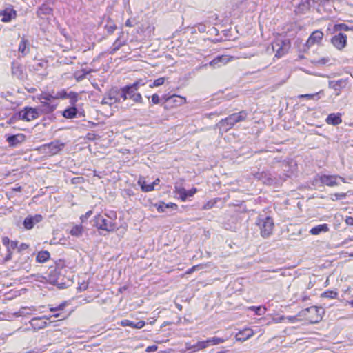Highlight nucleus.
I'll use <instances>...</instances> for the list:
<instances>
[{
  "label": "nucleus",
  "mask_w": 353,
  "mask_h": 353,
  "mask_svg": "<svg viewBox=\"0 0 353 353\" xmlns=\"http://www.w3.org/2000/svg\"><path fill=\"white\" fill-rule=\"evenodd\" d=\"M323 314L322 307L312 306L302 310L298 313V316L310 323H316L322 319Z\"/></svg>",
  "instance_id": "nucleus-1"
},
{
  "label": "nucleus",
  "mask_w": 353,
  "mask_h": 353,
  "mask_svg": "<svg viewBox=\"0 0 353 353\" xmlns=\"http://www.w3.org/2000/svg\"><path fill=\"white\" fill-rule=\"evenodd\" d=\"M246 117L247 113L244 111H241L239 113H234L219 121L217 126L222 130L228 131L234 126L235 123L244 121Z\"/></svg>",
  "instance_id": "nucleus-2"
},
{
  "label": "nucleus",
  "mask_w": 353,
  "mask_h": 353,
  "mask_svg": "<svg viewBox=\"0 0 353 353\" xmlns=\"http://www.w3.org/2000/svg\"><path fill=\"white\" fill-rule=\"evenodd\" d=\"M256 225L260 229V233L262 237H269L274 229V221L270 216L260 215L256 221Z\"/></svg>",
  "instance_id": "nucleus-3"
},
{
  "label": "nucleus",
  "mask_w": 353,
  "mask_h": 353,
  "mask_svg": "<svg viewBox=\"0 0 353 353\" xmlns=\"http://www.w3.org/2000/svg\"><path fill=\"white\" fill-rule=\"evenodd\" d=\"M139 86V82H135L130 85H127L121 89V97L123 100L131 99L136 103L142 102V97L140 93H137Z\"/></svg>",
  "instance_id": "nucleus-4"
},
{
  "label": "nucleus",
  "mask_w": 353,
  "mask_h": 353,
  "mask_svg": "<svg viewBox=\"0 0 353 353\" xmlns=\"http://www.w3.org/2000/svg\"><path fill=\"white\" fill-rule=\"evenodd\" d=\"M95 224L99 229L108 232L114 231L117 228V225L112 218H105L102 215L96 216Z\"/></svg>",
  "instance_id": "nucleus-5"
},
{
  "label": "nucleus",
  "mask_w": 353,
  "mask_h": 353,
  "mask_svg": "<svg viewBox=\"0 0 353 353\" xmlns=\"http://www.w3.org/2000/svg\"><path fill=\"white\" fill-rule=\"evenodd\" d=\"M225 339L220 337L214 336L205 341H199L195 344V350H201L207 348L209 346L216 345L223 343Z\"/></svg>",
  "instance_id": "nucleus-6"
},
{
  "label": "nucleus",
  "mask_w": 353,
  "mask_h": 353,
  "mask_svg": "<svg viewBox=\"0 0 353 353\" xmlns=\"http://www.w3.org/2000/svg\"><path fill=\"white\" fill-rule=\"evenodd\" d=\"M341 180L342 182L345 183V179L339 175H326L323 174L319 176V181L325 185L334 187L339 185L338 181Z\"/></svg>",
  "instance_id": "nucleus-7"
},
{
  "label": "nucleus",
  "mask_w": 353,
  "mask_h": 353,
  "mask_svg": "<svg viewBox=\"0 0 353 353\" xmlns=\"http://www.w3.org/2000/svg\"><path fill=\"white\" fill-rule=\"evenodd\" d=\"M162 99L165 100V108L180 106L186 102V99L179 95H172L171 97L163 96Z\"/></svg>",
  "instance_id": "nucleus-8"
},
{
  "label": "nucleus",
  "mask_w": 353,
  "mask_h": 353,
  "mask_svg": "<svg viewBox=\"0 0 353 353\" xmlns=\"http://www.w3.org/2000/svg\"><path fill=\"white\" fill-rule=\"evenodd\" d=\"M64 147V143H61L59 141H54L49 144H46L42 146L43 152L49 154L54 155L57 154Z\"/></svg>",
  "instance_id": "nucleus-9"
},
{
  "label": "nucleus",
  "mask_w": 353,
  "mask_h": 353,
  "mask_svg": "<svg viewBox=\"0 0 353 353\" xmlns=\"http://www.w3.org/2000/svg\"><path fill=\"white\" fill-rule=\"evenodd\" d=\"M20 119L30 121L39 117V112L35 108H26L18 114Z\"/></svg>",
  "instance_id": "nucleus-10"
},
{
  "label": "nucleus",
  "mask_w": 353,
  "mask_h": 353,
  "mask_svg": "<svg viewBox=\"0 0 353 353\" xmlns=\"http://www.w3.org/2000/svg\"><path fill=\"white\" fill-rule=\"evenodd\" d=\"M233 59V57H230L228 55L218 56L209 63V65L213 68H218L225 65Z\"/></svg>",
  "instance_id": "nucleus-11"
},
{
  "label": "nucleus",
  "mask_w": 353,
  "mask_h": 353,
  "mask_svg": "<svg viewBox=\"0 0 353 353\" xmlns=\"http://www.w3.org/2000/svg\"><path fill=\"white\" fill-rule=\"evenodd\" d=\"M331 42L338 50H342L346 46L347 36L343 33H339L332 38Z\"/></svg>",
  "instance_id": "nucleus-12"
},
{
  "label": "nucleus",
  "mask_w": 353,
  "mask_h": 353,
  "mask_svg": "<svg viewBox=\"0 0 353 353\" xmlns=\"http://www.w3.org/2000/svg\"><path fill=\"white\" fill-rule=\"evenodd\" d=\"M323 37V33L321 30L314 31L306 41V46L310 48L314 44H319Z\"/></svg>",
  "instance_id": "nucleus-13"
},
{
  "label": "nucleus",
  "mask_w": 353,
  "mask_h": 353,
  "mask_svg": "<svg viewBox=\"0 0 353 353\" xmlns=\"http://www.w3.org/2000/svg\"><path fill=\"white\" fill-rule=\"evenodd\" d=\"M12 75L20 80L25 78L26 74L24 72V68L21 63L18 62H12Z\"/></svg>",
  "instance_id": "nucleus-14"
},
{
  "label": "nucleus",
  "mask_w": 353,
  "mask_h": 353,
  "mask_svg": "<svg viewBox=\"0 0 353 353\" xmlns=\"http://www.w3.org/2000/svg\"><path fill=\"white\" fill-rule=\"evenodd\" d=\"M53 10L47 4L41 5L37 11L38 17L41 19H50L52 16Z\"/></svg>",
  "instance_id": "nucleus-15"
},
{
  "label": "nucleus",
  "mask_w": 353,
  "mask_h": 353,
  "mask_svg": "<svg viewBox=\"0 0 353 353\" xmlns=\"http://www.w3.org/2000/svg\"><path fill=\"white\" fill-rule=\"evenodd\" d=\"M41 220L42 216L39 214L28 216L24 219L23 225L26 229L30 230L33 228L36 223H39Z\"/></svg>",
  "instance_id": "nucleus-16"
},
{
  "label": "nucleus",
  "mask_w": 353,
  "mask_h": 353,
  "mask_svg": "<svg viewBox=\"0 0 353 353\" xmlns=\"http://www.w3.org/2000/svg\"><path fill=\"white\" fill-rule=\"evenodd\" d=\"M26 139V136L23 134H17L14 135H10L6 138V141L9 145L15 147L17 145L23 143Z\"/></svg>",
  "instance_id": "nucleus-17"
},
{
  "label": "nucleus",
  "mask_w": 353,
  "mask_h": 353,
  "mask_svg": "<svg viewBox=\"0 0 353 353\" xmlns=\"http://www.w3.org/2000/svg\"><path fill=\"white\" fill-rule=\"evenodd\" d=\"M57 97L61 99H70V102L72 105L78 101V94L77 92H70L68 93L65 90L58 92Z\"/></svg>",
  "instance_id": "nucleus-18"
},
{
  "label": "nucleus",
  "mask_w": 353,
  "mask_h": 353,
  "mask_svg": "<svg viewBox=\"0 0 353 353\" xmlns=\"http://www.w3.org/2000/svg\"><path fill=\"white\" fill-rule=\"evenodd\" d=\"M254 332L250 328H245L239 331L236 335V339L238 341H245L254 335Z\"/></svg>",
  "instance_id": "nucleus-19"
},
{
  "label": "nucleus",
  "mask_w": 353,
  "mask_h": 353,
  "mask_svg": "<svg viewBox=\"0 0 353 353\" xmlns=\"http://www.w3.org/2000/svg\"><path fill=\"white\" fill-rule=\"evenodd\" d=\"M283 41H276L272 43V50L276 52L275 57L280 58L287 52Z\"/></svg>",
  "instance_id": "nucleus-20"
},
{
  "label": "nucleus",
  "mask_w": 353,
  "mask_h": 353,
  "mask_svg": "<svg viewBox=\"0 0 353 353\" xmlns=\"http://www.w3.org/2000/svg\"><path fill=\"white\" fill-rule=\"evenodd\" d=\"M43 319L49 320L50 317H47L45 316L43 317L33 318L30 321V324L35 329L43 328L46 326L47 323Z\"/></svg>",
  "instance_id": "nucleus-21"
},
{
  "label": "nucleus",
  "mask_w": 353,
  "mask_h": 353,
  "mask_svg": "<svg viewBox=\"0 0 353 353\" xmlns=\"http://www.w3.org/2000/svg\"><path fill=\"white\" fill-rule=\"evenodd\" d=\"M121 325L123 327L128 326V327H131L134 329H141V328L143 327V326L145 325V322L143 321H140L135 323L134 321H130L128 319H125L121 322Z\"/></svg>",
  "instance_id": "nucleus-22"
},
{
  "label": "nucleus",
  "mask_w": 353,
  "mask_h": 353,
  "mask_svg": "<svg viewBox=\"0 0 353 353\" xmlns=\"http://www.w3.org/2000/svg\"><path fill=\"white\" fill-rule=\"evenodd\" d=\"M329 230H330V228H329L328 225L326 223H324V224L318 225L312 228L310 230L309 232L312 235H319L321 233L327 232Z\"/></svg>",
  "instance_id": "nucleus-23"
},
{
  "label": "nucleus",
  "mask_w": 353,
  "mask_h": 353,
  "mask_svg": "<svg viewBox=\"0 0 353 353\" xmlns=\"http://www.w3.org/2000/svg\"><path fill=\"white\" fill-rule=\"evenodd\" d=\"M137 183L141 187L143 192H148L154 190L152 185H151V183H148L144 176H139Z\"/></svg>",
  "instance_id": "nucleus-24"
},
{
  "label": "nucleus",
  "mask_w": 353,
  "mask_h": 353,
  "mask_svg": "<svg viewBox=\"0 0 353 353\" xmlns=\"http://www.w3.org/2000/svg\"><path fill=\"white\" fill-rule=\"evenodd\" d=\"M30 44L27 39L22 38L21 40L19 45V52L21 54V55L26 56L30 52Z\"/></svg>",
  "instance_id": "nucleus-25"
},
{
  "label": "nucleus",
  "mask_w": 353,
  "mask_h": 353,
  "mask_svg": "<svg viewBox=\"0 0 353 353\" xmlns=\"http://www.w3.org/2000/svg\"><path fill=\"white\" fill-rule=\"evenodd\" d=\"M57 105V104L54 103L53 102H47V101H41L40 107H41V110L43 112H46V113H49V112H53L56 109Z\"/></svg>",
  "instance_id": "nucleus-26"
},
{
  "label": "nucleus",
  "mask_w": 353,
  "mask_h": 353,
  "mask_svg": "<svg viewBox=\"0 0 353 353\" xmlns=\"http://www.w3.org/2000/svg\"><path fill=\"white\" fill-rule=\"evenodd\" d=\"M342 122L340 114H330L326 119V123L330 125H337Z\"/></svg>",
  "instance_id": "nucleus-27"
},
{
  "label": "nucleus",
  "mask_w": 353,
  "mask_h": 353,
  "mask_svg": "<svg viewBox=\"0 0 353 353\" xmlns=\"http://www.w3.org/2000/svg\"><path fill=\"white\" fill-rule=\"evenodd\" d=\"M84 228L81 225H75L70 230V234L74 237L80 238L82 236Z\"/></svg>",
  "instance_id": "nucleus-28"
},
{
  "label": "nucleus",
  "mask_w": 353,
  "mask_h": 353,
  "mask_svg": "<svg viewBox=\"0 0 353 353\" xmlns=\"http://www.w3.org/2000/svg\"><path fill=\"white\" fill-rule=\"evenodd\" d=\"M58 96V92L56 93H42L40 96V100L47 101V102H53L54 100L60 99Z\"/></svg>",
  "instance_id": "nucleus-29"
},
{
  "label": "nucleus",
  "mask_w": 353,
  "mask_h": 353,
  "mask_svg": "<svg viewBox=\"0 0 353 353\" xmlns=\"http://www.w3.org/2000/svg\"><path fill=\"white\" fill-rule=\"evenodd\" d=\"M35 308L34 307H22L20 308V310L14 314L16 316H23L26 315L31 314V312L32 311H35Z\"/></svg>",
  "instance_id": "nucleus-30"
},
{
  "label": "nucleus",
  "mask_w": 353,
  "mask_h": 353,
  "mask_svg": "<svg viewBox=\"0 0 353 353\" xmlns=\"http://www.w3.org/2000/svg\"><path fill=\"white\" fill-rule=\"evenodd\" d=\"M15 11L12 9H6L3 13L2 21L8 22L15 16Z\"/></svg>",
  "instance_id": "nucleus-31"
},
{
  "label": "nucleus",
  "mask_w": 353,
  "mask_h": 353,
  "mask_svg": "<svg viewBox=\"0 0 353 353\" xmlns=\"http://www.w3.org/2000/svg\"><path fill=\"white\" fill-rule=\"evenodd\" d=\"M77 114V108L75 107H70L63 111V116L67 119H72L75 117Z\"/></svg>",
  "instance_id": "nucleus-32"
},
{
  "label": "nucleus",
  "mask_w": 353,
  "mask_h": 353,
  "mask_svg": "<svg viewBox=\"0 0 353 353\" xmlns=\"http://www.w3.org/2000/svg\"><path fill=\"white\" fill-rule=\"evenodd\" d=\"M117 102L114 92H110L107 97H105L102 100L103 104L112 105Z\"/></svg>",
  "instance_id": "nucleus-33"
},
{
  "label": "nucleus",
  "mask_w": 353,
  "mask_h": 353,
  "mask_svg": "<svg viewBox=\"0 0 353 353\" xmlns=\"http://www.w3.org/2000/svg\"><path fill=\"white\" fill-rule=\"evenodd\" d=\"M50 258V253L48 251H41L37 256V261L39 263H44Z\"/></svg>",
  "instance_id": "nucleus-34"
},
{
  "label": "nucleus",
  "mask_w": 353,
  "mask_h": 353,
  "mask_svg": "<svg viewBox=\"0 0 353 353\" xmlns=\"http://www.w3.org/2000/svg\"><path fill=\"white\" fill-rule=\"evenodd\" d=\"M323 91L321 90L314 94H301L299 96V98H305L307 99H315L318 100L321 98V95L323 94Z\"/></svg>",
  "instance_id": "nucleus-35"
},
{
  "label": "nucleus",
  "mask_w": 353,
  "mask_h": 353,
  "mask_svg": "<svg viewBox=\"0 0 353 353\" xmlns=\"http://www.w3.org/2000/svg\"><path fill=\"white\" fill-rule=\"evenodd\" d=\"M341 30H344V31L353 30V27H350L347 25H346L345 23H339V24L334 25V31L337 32V31H341Z\"/></svg>",
  "instance_id": "nucleus-36"
},
{
  "label": "nucleus",
  "mask_w": 353,
  "mask_h": 353,
  "mask_svg": "<svg viewBox=\"0 0 353 353\" xmlns=\"http://www.w3.org/2000/svg\"><path fill=\"white\" fill-rule=\"evenodd\" d=\"M125 41H121L120 37H119L112 45L111 53H114L118 50H119L121 46L125 45Z\"/></svg>",
  "instance_id": "nucleus-37"
},
{
  "label": "nucleus",
  "mask_w": 353,
  "mask_h": 353,
  "mask_svg": "<svg viewBox=\"0 0 353 353\" xmlns=\"http://www.w3.org/2000/svg\"><path fill=\"white\" fill-rule=\"evenodd\" d=\"M176 192L179 195L181 199L183 201H185L188 198V192L183 188L176 187Z\"/></svg>",
  "instance_id": "nucleus-38"
},
{
  "label": "nucleus",
  "mask_w": 353,
  "mask_h": 353,
  "mask_svg": "<svg viewBox=\"0 0 353 353\" xmlns=\"http://www.w3.org/2000/svg\"><path fill=\"white\" fill-rule=\"evenodd\" d=\"M248 310L254 311L257 315H264L266 312V308L261 306H251L248 307Z\"/></svg>",
  "instance_id": "nucleus-39"
},
{
  "label": "nucleus",
  "mask_w": 353,
  "mask_h": 353,
  "mask_svg": "<svg viewBox=\"0 0 353 353\" xmlns=\"http://www.w3.org/2000/svg\"><path fill=\"white\" fill-rule=\"evenodd\" d=\"M284 319H287L290 323H294L299 320H302V318H300V316H299L298 314L296 316H283L280 318L281 321L284 320Z\"/></svg>",
  "instance_id": "nucleus-40"
},
{
  "label": "nucleus",
  "mask_w": 353,
  "mask_h": 353,
  "mask_svg": "<svg viewBox=\"0 0 353 353\" xmlns=\"http://www.w3.org/2000/svg\"><path fill=\"white\" fill-rule=\"evenodd\" d=\"M346 193H335L331 195V199L332 201L341 200L343 199L346 197Z\"/></svg>",
  "instance_id": "nucleus-41"
},
{
  "label": "nucleus",
  "mask_w": 353,
  "mask_h": 353,
  "mask_svg": "<svg viewBox=\"0 0 353 353\" xmlns=\"http://www.w3.org/2000/svg\"><path fill=\"white\" fill-rule=\"evenodd\" d=\"M165 82V78L161 77L154 81L153 83L150 85V88L158 87L163 85Z\"/></svg>",
  "instance_id": "nucleus-42"
},
{
  "label": "nucleus",
  "mask_w": 353,
  "mask_h": 353,
  "mask_svg": "<svg viewBox=\"0 0 353 353\" xmlns=\"http://www.w3.org/2000/svg\"><path fill=\"white\" fill-rule=\"evenodd\" d=\"M337 296V293L334 291H327L323 294V297L334 299Z\"/></svg>",
  "instance_id": "nucleus-43"
},
{
  "label": "nucleus",
  "mask_w": 353,
  "mask_h": 353,
  "mask_svg": "<svg viewBox=\"0 0 353 353\" xmlns=\"http://www.w3.org/2000/svg\"><path fill=\"white\" fill-rule=\"evenodd\" d=\"M85 77V75L81 70L74 73V78L77 81H82Z\"/></svg>",
  "instance_id": "nucleus-44"
},
{
  "label": "nucleus",
  "mask_w": 353,
  "mask_h": 353,
  "mask_svg": "<svg viewBox=\"0 0 353 353\" xmlns=\"http://www.w3.org/2000/svg\"><path fill=\"white\" fill-rule=\"evenodd\" d=\"M105 29L109 34H112L117 29V26L113 23H110L105 26Z\"/></svg>",
  "instance_id": "nucleus-45"
},
{
  "label": "nucleus",
  "mask_w": 353,
  "mask_h": 353,
  "mask_svg": "<svg viewBox=\"0 0 353 353\" xmlns=\"http://www.w3.org/2000/svg\"><path fill=\"white\" fill-rule=\"evenodd\" d=\"M65 306V303H63L59 304L57 307H50V310L53 312H56V311L63 310L64 309Z\"/></svg>",
  "instance_id": "nucleus-46"
},
{
  "label": "nucleus",
  "mask_w": 353,
  "mask_h": 353,
  "mask_svg": "<svg viewBox=\"0 0 353 353\" xmlns=\"http://www.w3.org/2000/svg\"><path fill=\"white\" fill-rule=\"evenodd\" d=\"M18 243L17 241H10L9 245L8 246V252H10V250H14L17 248Z\"/></svg>",
  "instance_id": "nucleus-47"
},
{
  "label": "nucleus",
  "mask_w": 353,
  "mask_h": 353,
  "mask_svg": "<svg viewBox=\"0 0 353 353\" xmlns=\"http://www.w3.org/2000/svg\"><path fill=\"white\" fill-rule=\"evenodd\" d=\"M151 100H152V102L154 103V104H158L160 101V99H159V97L158 94H154L152 97H151Z\"/></svg>",
  "instance_id": "nucleus-48"
},
{
  "label": "nucleus",
  "mask_w": 353,
  "mask_h": 353,
  "mask_svg": "<svg viewBox=\"0 0 353 353\" xmlns=\"http://www.w3.org/2000/svg\"><path fill=\"white\" fill-rule=\"evenodd\" d=\"M168 208V205H165L164 203H163L158 205L157 210L159 212H163L165 211V208Z\"/></svg>",
  "instance_id": "nucleus-49"
},
{
  "label": "nucleus",
  "mask_w": 353,
  "mask_h": 353,
  "mask_svg": "<svg viewBox=\"0 0 353 353\" xmlns=\"http://www.w3.org/2000/svg\"><path fill=\"white\" fill-rule=\"evenodd\" d=\"M195 345H191L190 343H187L185 344V348L186 350H192V352H197L198 350H195V347H194Z\"/></svg>",
  "instance_id": "nucleus-50"
},
{
  "label": "nucleus",
  "mask_w": 353,
  "mask_h": 353,
  "mask_svg": "<svg viewBox=\"0 0 353 353\" xmlns=\"http://www.w3.org/2000/svg\"><path fill=\"white\" fill-rule=\"evenodd\" d=\"M345 221L347 225H353V217L347 216V217H346Z\"/></svg>",
  "instance_id": "nucleus-51"
},
{
  "label": "nucleus",
  "mask_w": 353,
  "mask_h": 353,
  "mask_svg": "<svg viewBox=\"0 0 353 353\" xmlns=\"http://www.w3.org/2000/svg\"><path fill=\"white\" fill-rule=\"evenodd\" d=\"M199 267V265H194L193 267H192L191 268H190L188 270H187V272H185L187 274H192L194 271L198 270V268Z\"/></svg>",
  "instance_id": "nucleus-52"
},
{
  "label": "nucleus",
  "mask_w": 353,
  "mask_h": 353,
  "mask_svg": "<svg viewBox=\"0 0 353 353\" xmlns=\"http://www.w3.org/2000/svg\"><path fill=\"white\" fill-rule=\"evenodd\" d=\"M187 192H188V197L192 196L196 192V189L192 188L190 190L187 191Z\"/></svg>",
  "instance_id": "nucleus-53"
},
{
  "label": "nucleus",
  "mask_w": 353,
  "mask_h": 353,
  "mask_svg": "<svg viewBox=\"0 0 353 353\" xmlns=\"http://www.w3.org/2000/svg\"><path fill=\"white\" fill-rule=\"evenodd\" d=\"M157 350V347L155 345L148 346L146 349V352H150L152 351H156Z\"/></svg>",
  "instance_id": "nucleus-54"
},
{
  "label": "nucleus",
  "mask_w": 353,
  "mask_h": 353,
  "mask_svg": "<svg viewBox=\"0 0 353 353\" xmlns=\"http://www.w3.org/2000/svg\"><path fill=\"white\" fill-rule=\"evenodd\" d=\"M2 243L3 245H6V246H8L10 241V239L8 238V237H4L3 239H2Z\"/></svg>",
  "instance_id": "nucleus-55"
},
{
  "label": "nucleus",
  "mask_w": 353,
  "mask_h": 353,
  "mask_svg": "<svg viewBox=\"0 0 353 353\" xmlns=\"http://www.w3.org/2000/svg\"><path fill=\"white\" fill-rule=\"evenodd\" d=\"M160 182V179L159 178H157L152 183H151V185H152V187L154 188L156 185H159ZM155 188H154V190Z\"/></svg>",
  "instance_id": "nucleus-56"
},
{
  "label": "nucleus",
  "mask_w": 353,
  "mask_h": 353,
  "mask_svg": "<svg viewBox=\"0 0 353 353\" xmlns=\"http://www.w3.org/2000/svg\"><path fill=\"white\" fill-rule=\"evenodd\" d=\"M28 248V245L26 243H21L19 248V250H26Z\"/></svg>",
  "instance_id": "nucleus-57"
},
{
  "label": "nucleus",
  "mask_w": 353,
  "mask_h": 353,
  "mask_svg": "<svg viewBox=\"0 0 353 353\" xmlns=\"http://www.w3.org/2000/svg\"><path fill=\"white\" fill-rule=\"evenodd\" d=\"M198 30L201 32H204L205 31V26L204 25L200 24L198 26Z\"/></svg>",
  "instance_id": "nucleus-58"
},
{
  "label": "nucleus",
  "mask_w": 353,
  "mask_h": 353,
  "mask_svg": "<svg viewBox=\"0 0 353 353\" xmlns=\"http://www.w3.org/2000/svg\"><path fill=\"white\" fill-rule=\"evenodd\" d=\"M85 76L92 72V70L83 69L81 70Z\"/></svg>",
  "instance_id": "nucleus-59"
},
{
  "label": "nucleus",
  "mask_w": 353,
  "mask_h": 353,
  "mask_svg": "<svg viewBox=\"0 0 353 353\" xmlns=\"http://www.w3.org/2000/svg\"><path fill=\"white\" fill-rule=\"evenodd\" d=\"M88 288V284L87 283H83L81 285L79 286V288L81 290H86Z\"/></svg>",
  "instance_id": "nucleus-60"
},
{
  "label": "nucleus",
  "mask_w": 353,
  "mask_h": 353,
  "mask_svg": "<svg viewBox=\"0 0 353 353\" xmlns=\"http://www.w3.org/2000/svg\"><path fill=\"white\" fill-rule=\"evenodd\" d=\"M125 26H128V27H132L133 26L130 19H128L125 22Z\"/></svg>",
  "instance_id": "nucleus-61"
},
{
  "label": "nucleus",
  "mask_w": 353,
  "mask_h": 353,
  "mask_svg": "<svg viewBox=\"0 0 353 353\" xmlns=\"http://www.w3.org/2000/svg\"><path fill=\"white\" fill-rule=\"evenodd\" d=\"M148 321H149V323L152 325L156 321V319L155 318H150V319H148Z\"/></svg>",
  "instance_id": "nucleus-62"
},
{
  "label": "nucleus",
  "mask_w": 353,
  "mask_h": 353,
  "mask_svg": "<svg viewBox=\"0 0 353 353\" xmlns=\"http://www.w3.org/2000/svg\"><path fill=\"white\" fill-rule=\"evenodd\" d=\"M168 205V208L171 207V208H173V207H176V205L174 204V203H170Z\"/></svg>",
  "instance_id": "nucleus-63"
},
{
  "label": "nucleus",
  "mask_w": 353,
  "mask_h": 353,
  "mask_svg": "<svg viewBox=\"0 0 353 353\" xmlns=\"http://www.w3.org/2000/svg\"><path fill=\"white\" fill-rule=\"evenodd\" d=\"M10 259H11V253L9 252V254L6 257V260L8 261V260H10Z\"/></svg>",
  "instance_id": "nucleus-64"
}]
</instances>
